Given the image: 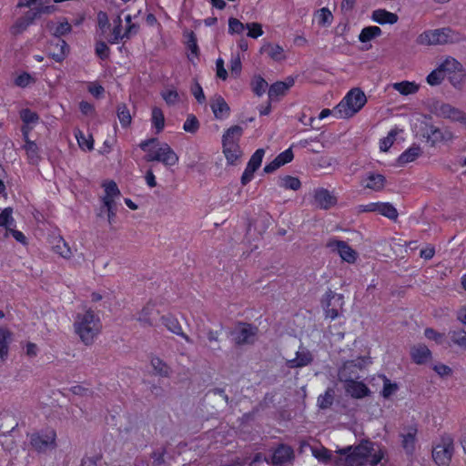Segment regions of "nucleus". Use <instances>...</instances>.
<instances>
[{"mask_svg":"<svg viewBox=\"0 0 466 466\" xmlns=\"http://www.w3.org/2000/svg\"><path fill=\"white\" fill-rule=\"evenodd\" d=\"M311 452L319 462L330 466H363L366 463L377 466L385 456L384 451H376L375 444L369 441L346 446L336 451L335 454L325 447H313Z\"/></svg>","mask_w":466,"mask_h":466,"instance_id":"nucleus-1","label":"nucleus"},{"mask_svg":"<svg viewBox=\"0 0 466 466\" xmlns=\"http://www.w3.org/2000/svg\"><path fill=\"white\" fill-rule=\"evenodd\" d=\"M368 363L365 358L346 361L339 370V379L344 383V390L348 395L354 399H362L370 396L371 391L362 381L356 380L351 376L353 370L362 369Z\"/></svg>","mask_w":466,"mask_h":466,"instance_id":"nucleus-2","label":"nucleus"},{"mask_svg":"<svg viewBox=\"0 0 466 466\" xmlns=\"http://www.w3.org/2000/svg\"><path fill=\"white\" fill-rule=\"evenodd\" d=\"M74 329L80 340L86 346L94 343L102 331V322L97 314L91 309H84L76 313L74 320Z\"/></svg>","mask_w":466,"mask_h":466,"instance_id":"nucleus-3","label":"nucleus"},{"mask_svg":"<svg viewBox=\"0 0 466 466\" xmlns=\"http://www.w3.org/2000/svg\"><path fill=\"white\" fill-rule=\"evenodd\" d=\"M139 147L147 153V162L157 161L165 166H175L178 163L177 154L166 142H159L157 138H148L139 143Z\"/></svg>","mask_w":466,"mask_h":466,"instance_id":"nucleus-4","label":"nucleus"},{"mask_svg":"<svg viewBox=\"0 0 466 466\" xmlns=\"http://www.w3.org/2000/svg\"><path fill=\"white\" fill-rule=\"evenodd\" d=\"M366 103L364 92L360 88H352L334 107V116L339 119L350 118L360 112Z\"/></svg>","mask_w":466,"mask_h":466,"instance_id":"nucleus-5","label":"nucleus"},{"mask_svg":"<svg viewBox=\"0 0 466 466\" xmlns=\"http://www.w3.org/2000/svg\"><path fill=\"white\" fill-rule=\"evenodd\" d=\"M29 444L38 453H46L57 447L56 432L54 429L46 428L28 435Z\"/></svg>","mask_w":466,"mask_h":466,"instance_id":"nucleus-6","label":"nucleus"},{"mask_svg":"<svg viewBox=\"0 0 466 466\" xmlns=\"http://www.w3.org/2000/svg\"><path fill=\"white\" fill-rule=\"evenodd\" d=\"M454 453V439L450 433H443L433 447L432 458L439 466H449Z\"/></svg>","mask_w":466,"mask_h":466,"instance_id":"nucleus-7","label":"nucleus"},{"mask_svg":"<svg viewBox=\"0 0 466 466\" xmlns=\"http://www.w3.org/2000/svg\"><path fill=\"white\" fill-rule=\"evenodd\" d=\"M459 34L451 28H441L425 31L419 36L421 45H443L460 40Z\"/></svg>","mask_w":466,"mask_h":466,"instance_id":"nucleus-8","label":"nucleus"},{"mask_svg":"<svg viewBox=\"0 0 466 466\" xmlns=\"http://www.w3.org/2000/svg\"><path fill=\"white\" fill-rule=\"evenodd\" d=\"M125 22L126 28L125 30H123L121 16L117 15L114 19V28L112 31L111 38L109 39V42L111 44L118 43L119 41L124 39H129L138 33L139 25L132 22L131 15H127L125 16Z\"/></svg>","mask_w":466,"mask_h":466,"instance_id":"nucleus-9","label":"nucleus"},{"mask_svg":"<svg viewBox=\"0 0 466 466\" xmlns=\"http://www.w3.org/2000/svg\"><path fill=\"white\" fill-rule=\"evenodd\" d=\"M443 66H446V78L454 87L460 88L465 76L461 63L455 58L448 57L443 61Z\"/></svg>","mask_w":466,"mask_h":466,"instance_id":"nucleus-10","label":"nucleus"},{"mask_svg":"<svg viewBox=\"0 0 466 466\" xmlns=\"http://www.w3.org/2000/svg\"><path fill=\"white\" fill-rule=\"evenodd\" d=\"M434 114L454 122L466 124V114L458 107L446 103H437L434 106Z\"/></svg>","mask_w":466,"mask_h":466,"instance_id":"nucleus-11","label":"nucleus"},{"mask_svg":"<svg viewBox=\"0 0 466 466\" xmlns=\"http://www.w3.org/2000/svg\"><path fill=\"white\" fill-rule=\"evenodd\" d=\"M294 460V450L289 445L279 444L273 451L270 463L272 466H292Z\"/></svg>","mask_w":466,"mask_h":466,"instance_id":"nucleus-12","label":"nucleus"},{"mask_svg":"<svg viewBox=\"0 0 466 466\" xmlns=\"http://www.w3.org/2000/svg\"><path fill=\"white\" fill-rule=\"evenodd\" d=\"M331 251L337 252L342 260L348 263H354L357 260L358 254L345 241L336 238H330L326 244Z\"/></svg>","mask_w":466,"mask_h":466,"instance_id":"nucleus-13","label":"nucleus"},{"mask_svg":"<svg viewBox=\"0 0 466 466\" xmlns=\"http://www.w3.org/2000/svg\"><path fill=\"white\" fill-rule=\"evenodd\" d=\"M52 0H25V2L20 1L18 6L28 7L30 11L28 15H31V19H35L43 14H51L55 7L51 5Z\"/></svg>","mask_w":466,"mask_h":466,"instance_id":"nucleus-14","label":"nucleus"},{"mask_svg":"<svg viewBox=\"0 0 466 466\" xmlns=\"http://www.w3.org/2000/svg\"><path fill=\"white\" fill-rule=\"evenodd\" d=\"M210 108L214 114L215 118L218 120L226 119L230 113V107L222 97V96L216 94L210 99Z\"/></svg>","mask_w":466,"mask_h":466,"instance_id":"nucleus-15","label":"nucleus"},{"mask_svg":"<svg viewBox=\"0 0 466 466\" xmlns=\"http://www.w3.org/2000/svg\"><path fill=\"white\" fill-rule=\"evenodd\" d=\"M427 141L432 146H436L439 143H446L452 141L454 135L448 129H440L431 127L426 135Z\"/></svg>","mask_w":466,"mask_h":466,"instance_id":"nucleus-16","label":"nucleus"},{"mask_svg":"<svg viewBox=\"0 0 466 466\" xmlns=\"http://www.w3.org/2000/svg\"><path fill=\"white\" fill-rule=\"evenodd\" d=\"M314 200L322 209H329L337 204V198L328 189L319 187L314 190Z\"/></svg>","mask_w":466,"mask_h":466,"instance_id":"nucleus-17","label":"nucleus"},{"mask_svg":"<svg viewBox=\"0 0 466 466\" xmlns=\"http://www.w3.org/2000/svg\"><path fill=\"white\" fill-rule=\"evenodd\" d=\"M386 184V177L379 173L370 172L361 179V186L372 191H381Z\"/></svg>","mask_w":466,"mask_h":466,"instance_id":"nucleus-18","label":"nucleus"},{"mask_svg":"<svg viewBox=\"0 0 466 466\" xmlns=\"http://www.w3.org/2000/svg\"><path fill=\"white\" fill-rule=\"evenodd\" d=\"M293 77H288L285 81H278L272 84L268 88V98L273 101L279 96H284L286 92L294 85Z\"/></svg>","mask_w":466,"mask_h":466,"instance_id":"nucleus-19","label":"nucleus"},{"mask_svg":"<svg viewBox=\"0 0 466 466\" xmlns=\"http://www.w3.org/2000/svg\"><path fill=\"white\" fill-rule=\"evenodd\" d=\"M371 19L380 25H393L398 22L399 17L386 9H376L371 14Z\"/></svg>","mask_w":466,"mask_h":466,"instance_id":"nucleus-20","label":"nucleus"},{"mask_svg":"<svg viewBox=\"0 0 466 466\" xmlns=\"http://www.w3.org/2000/svg\"><path fill=\"white\" fill-rule=\"evenodd\" d=\"M151 127L155 134H160L166 126V118L163 110L158 106H153L150 116Z\"/></svg>","mask_w":466,"mask_h":466,"instance_id":"nucleus-21","label":"nucleus"},{"mask_svg":"<svg viewBox=\"0 0 466 466\" xmlns=\"http://www.w3.org/2000/svg\"><path fill=\"white\" fill-rule=\"evenodd\" d=\"M223 153L229 165H235L242 155L239 144L237 143H222Z\"/></svg>","mask_w":466,"mask_h":466,"instance_id":"nucleus-22","label":"nucleus"},{"mask_svg":"<svg viewBox=\"0 0 466 466\" xmlns=\"http://www.w3.org/2000/svg\"><path fill=\"white\" fill-rule=\"evenodd\" d=\"M260 53H267L274 61H282L286 59L283 47L277 44L265 43L260 47Z\"/></svg>","mask_w":466,"mask_h":466,"instance_id":"nucleus-23","label":"nucleus"},{"mask_svg":"<svg viewBox=\"0 0 466 466\" xmlns=\"http://www.w3.org/2000/svg\"><path fill=\"white\" fill-rule=\"evenodd\" d=\"M105 196L103 198L104 206L111 211V204L115 203V198L120 194L116 184L114 181H109L104 185Z\"/></svg>","mask_w":466,"mask_h":466,"instance_id":"nucleus-24","label":"nucleus"},{"mask_svg":"<svg viewBox=\"0 0 466 466\" xmlns=\"http://www.w3.org/2000/svg\"><path fill=\"white\" fill-rule=\"evenodd\" d=\"M412 360L417 364H424L431 358V350L425 345L414 346L410 350Z\"/></svg>","mask_w":466,"mask_h":466,"instance_id":"nucleus-25","label":"nucleus"},{"mask_svg":"<svg viewBox=\"0 0 466 466\" xmlns=\"http://www.w3.org/2000/svg\"><path fill=\"white\" fill-rule=\"evenodd\" d=\"M157 317L158 311L156 309L155 305L148 303L142 309L137 319L145 325H153Z\"/></svg>","mask_w":466,"mask_h":466,"instance_id":"nucleus-26","label":"nucleus"},{"mask_svg":"<svg viewBox=\"0 0 466 466\" xmlns=\"http://www.w3.org/2000/svg\"><path fill=\"white\" fill-rule=\"evenodd\" d=\"M162 321L169 331L181 336L187 343H192L190 338L183 332L182 327L176 318L171 316L162 317Z\"/></svg>","mask_w":466,"mask_h":466,"instance_id":"nucleus-27","label":"nucleus"},{"mask_svg":"<svg viewBox=\"0 0 466 466\" xmlns=\"http://www.w3.org/2000/svg\"><path fill=\"white\" fill-rule=\"evenodd\" d=\"M417 431V428L411 426L401 434L402 447L408 453H412L415 450Z\"/></svg>","mask_w":466,"mask_h":466,"instance_id":"nucleus-28","label":"nucleus"},{"mask_svg":"<svg viewBox=\"0 0 466 466\" xmlns=\"http://www.w3.org/2000/svg\"><path fill=\"white\" fill-rule=\"evenodd\" d=\"M254 335V328L250 325H244L234 333V340L237 344L249 343Z\"/></svg>","mask_w":466,"mask_h":466,"instance_id":"nucleus-29","label":"nucleus"},{"mask_svg":"<svg viewBox=\"0 0 466 466\" xmlns=\"http://www.w3.org/2000/svg\"><path fill=\"white\" fill-rule=\"evenodd\" d=\"M11 339L12 332L5 328H0V359L3 361L5 360L8 356Z\"/></svg>","mask_w":466,"mask_h":466,"instance_id":"nucleus-30","label":"nucleus"},{"mask_svg":"<svg viewBox=\"0 0 466 466\" xmlns=\"http://www.w3.org/2000/svg\"><path fill=\"white\" fill-rule=\"evenodd\" d=\"M53 250L64 258H70L72 257V250L65 239L58 236L53 239Z\"/></svg>","mask_w":466,"mask_h":466,"instance_id":"nucleus-31","label":"nucleus"},{"mask_svg":"<svg viewBox=\"0 0 466 466\" xmlns=\"http://www.w3.org/2000/svg\"><path fill=\"white\" fill-rule=\"evenodd\" d=\"M314 20L321 27H328L333 22V15L328 7H322L314 13Z\"/></svg>","mask_w":466,"mask_h":466,"instance_id":"nucleus-32","label":"nucleus"},{"mask_svg":"<svg viewBox=\"0 0 466 466\" xmlns=\"http://www.w3.org/2000/svg\"><path fill=\"white\" fill-rule=\"evenodd\" d=\"M312 361L311 354L309 350L298 351L296 358L288 360V366L289 368H300L307 366Z\"/></svg>","mask_w":466,"mask_h":466,"instance_id":"nucleus-33","label":"nucleus"},{"mask_svg":"<svg viewBox=\"0 0 466 466\" xmlns=\"http://www.w3.org/2000/svg\"><path fill=\"white\" fill-rule=\"evenodd\" d=\"M421 154V149L419 146H413L406 149L398 157V164L404 166L408 163L413 162Z\"/></svg>","mask_w":466,"mask_h":466,"instance_id":"nucleus-34","label":"nucleus"},{"mask_svg":"<svg viewBox=\"0 0 466 466\" xmlns=\"http://www.w3.org/2000/svg\"><path fill=\"white\" fill-rule=\"evenodd\" d=\"M51 46L57 48L56 51L50 53L51 57L58 63L64 61L69 51L66 42L59 38L55 44H51Z\"/></svg>","mask_w":466,"mask_h":466,"instance_id":"nucleus-35","label":"nucleus"},{"mask_svg":"<svg viewBox=\"0 0 466 466\" xmlns=\"http://www.w3.org/2000/svg\"><path fill=\"white\" fill-rule=\"evenodd\" d=\"M394 90L398 91L400 95L409 96L418 92L419 85L415 82L401 81L392 84Z\"/></svg>","mask_w":466,"mask_h":466,"instance_id":"nucleus-36","label":"nucleus"},{"mask_svg":"<svg viewBox=\"0 0 466 466\" xmlns=\"http://www.w3.org/2000/svg\"><path fill=\"white\" fill-rule=\"evenodd\" d=\"M75 137L79 147L85 151H91L94 148V139L92 135H86L80 129L75 130Z\"/></svg>","mask_w":466,"mask_h":466,"instance_id":"nucleus-37","label":"nucleus"},{"mask_svg":"<svg viewBox=\"0 0 466 466\" xmlns=\"http://www.w3.org/2000/svg\"><path fill=\"white\" fill-rule=\"evenodd\" d=\"M327 299L329 300L327 304L325 305V316L326 318H329L330 319H335L339 316V311L337 309L330 308V300L336 299L338 302H339L340 305L343 303V297L341 295H338L333 293L332 291H329L327 294Z\"/></svg>","mask_w":466,"mask_h":466,"instance_id":"nucleus-38","label":"nucleus"},{"mask_svg":"<svg viewBox=\"0 0 466 466\" xmlns=\"http://www.w3.org/2000/svg\"><path fill=\"white\" fill-rule=\"evenodd\" d=\"M377 213L390 220H396L399 217L396 208L389 202H378Z\"/></svg>","mask_w":466,"mask_h":466,"instance_id":"nucleus-39","label":"nucleus"},{"mask_svg":"<svg viewBox=\"0 0 466 466\" xmlns=\"http://www.w3.org/2000/svg\"><path fill=\"white\" fill-rule=\"evenodd\" d=\"M446 78V66H443V62L433 71H431L426 80L430 86H438L442 80Z\"/></svg>","mask_w":466,"mask_h":466,"instance_id":"nucleus-40","label":"nucleus"},{"mask_svg":"<svg viewBox=\"0 0 466 466\" xmlns=\"http://www.w3.org/2000/svg\"><path fill=\"white\" fill-rule=\"evenodd\" d=\"M243 128L240 126H232L228 128L222 137V143H237L242 136Z\"/></svg>","mask_w":466,"mask_h":466,"instance_id":"nucleus-41","label":"nucleus"},{"mask_svg":"<svg viewBox=\"0 0 466 466\" xmlns=\"http://www.w3.org/2000/svg\"><path fill=\"white\" fill-rule=\"evenodd\" d=\"M23 149L25 151L28 162L35 165L40 160L39 147L35 142H28L27 145L23 146Z\"/></svg>","mask_w":466,"mask_h":466,"instance_id":"nucleus-42","label":"nucleus"},{"mask_svg":"<svg viewBox=\"0 0 466 466\" xmlns=\"http://www.w3.org/2000/svg\"><path fill=\"white\" fill-rule=\"evenodd\" d=\"M402 130L395 127L391 128L388 135L380 140V149L383 152L388 151L396 140V137Z\"/></svg>","mask_w":466,"mask_h":466,"instance_id":"nucleus-43","label":"nucleus"},{"mask_svg":"<svg viewBox=\"0 0 466 466\" xmlns=\"http://www.w3.org/2000/svg\"><path fill=\"white\" fill-rule=\"evenodd\" d=\"M279 186L285 189L299 190L301 187L300 180L292 176H284L279 178Z\"/></svg>","mask_w":466,"mask_h":466,"instance_id":"nucleus-44","label":"nucleus"},{"mask_svg":"<svg viewBox=\"0 0 466 466\" xmlns=\"http://www.w3.org/2000/svg\"><path fill=\"white\" fill-rule=\"evenodd\" d=\"M380 35H381V29L379 26H376V25L366 26L361 30V32L359 35V40L361 43H366V42L372 40L373 38H375L377 36H380Z\"/></svg>","mask_w":466,"mask_h":466,"instance_id":"nucleus-45","label":"nucleus"},{"mask_svg":"<svg viewBox=\"0 0 466 466\" xmlns=\"http://www.w3.org/2000/svg\"><path fill=\"white\" fill-rule=\"evenodd\" d=\"M151 366L155 372L162 377H168L170 374V368L160 358L153 357L151 359Z\"/></svg>","mask_w":466,"mask_h":466,"instance_id":"nucleus-46","label":"nucleus"},{"mask_svg":"<svg viewBox=\"0 0 466 466\" xmlns=\"http://www.w3.org/2000/svg\"><path fill=\"white\" fill-rule=\"evenodd\" d=\"M116 115L122 127L126 128L131 125L132 116L129 109L125 104H121L117 106Z\"/></svg>","mask_w":466,"mask_h":466,"instance_id":"nucleus-47","label":"nucleus"},{"mask_svg":"<svg viewBox=\"0 0 466 466\" xmlns=\"http://www.w3.org/2000/svg\"><path fill=\"white\" fill-rule=\"evenodd\" d=\"M15 225V219L13 218V208H5L0 213V227L6 228L8 231L11 228H14Z\"/></svg>","mask_w":466,"mask_h":466,"instance_id":"nucleus-48","label":"nucleus"},{"mask_svg":"<svg viewBox=\"0 0 466 466\" xmlns=\"http://www.w3.org/2000/svg\"><path fill=\"white\" fill-rule=\"evenodd\" d=\"M49 29L55 36L60 37L70 33L72 26L67 21H62L57 24H51Z\"/></svg>","mask_w":466,"mask_h":466,"instance_id":"nucleus-49","label":"nucleus"},{"mask_svg":"<svg viewBox=\"0 0 466 466\" xmlns=\"http://www.w3.org/2000/svg\"><path fill=\"white\" fill-rule=\"evenodd\" d=\"M383 380V388L381 390V396L384 399H389L390 396L395 394L399 390V385L395 382H391L385 375L380 376Z\"/></svg>","mask_w":466,"mask_h":466,"instance_id":"nucleus-50","label":"nucleus"},{"mask_svg":"<svg viewBox=\"0 0 466 466\" xmlns=\"http://www.w3.org/2000/svg\"><path fill=\"white\" fill-rule=\"evenodd\" d=\"M34 19H31V15L27 14L25 18L18 19L10 28V32L12 35H16L23 33L28 25L33 22Z\"/></svg>","mask_w":466,"mask_h":466,"instance_id":"nucleus-51","label":"nucleus"},{"mask_svg":"<svg viewBox=\"0 0 466 466\" xmlns=\"http://www.w3.org/2000/svg\"><path fill=\"white\" fill-rule=\"evenodd\" d=\"M160 95L167 106H175L180 100L179 94L175 88H167Z\"/></svg>","mask_w":466,"mask_h":466,"instance_id":"nucleus-52","label":"nucleus"},{"mask_svg":"<svg viewBox=\"0 0 466 466\" xmlns=\"http://www.w3.org/2000/svg\"><path fill=\"white\" fill-rule=\"evenodd\" d=\"M251 86L253 92L257 96H261L263 94H265L268 88V82L262 76H256L251 81Z\"/></svg>","mask_w":466,"mask_h":466,"instance_id":"nucleus-53","label":"nucleus"},{"mask_svg":"<svg viewBox=\"0 0 466 466\" xmlns=\"http://www.w3.org/2000/svg\"><path fill=\"white\" fill-rule=\"evenodd\" d=\"M187 46L188 50L190 51V54L188 55V58L190 60H193L194 58H197L198 56V46L197 43V37L194 32H190L187 35Z\"/></svg>","mask_w":466,"mask_h":466,"instance_id":"nucleus-54","label":"nucleus"},{"mask_svg":"<svg viewBox=\"0 0 466 466\" xmlns=\"http://www.w3.org/2000/svg\"><path fill=\"white\" fill-rule=\"evenodd\" d=\"M23 124L35 126L39 121L38 115L29 108H24L19 113Z\"/></svg>","mask_w":466,"mask_h":466,"instance_id":"nucleus-55","label":"nucleus"},{"mask_svg":"<svg viewBox=\"0 0 466 466\" xmlns=\"http://www.w3.org/2000/svg\"><path fill=\"white\" fill-rule=\"evenodd\" d=\"M264 155L265 150L263 148L257 149L251 156L247 167L256 171L261 166Z\"/></svg>","mask_w":466,"mask_h":466,"instance_id":"nucleus-56","label":"nucleus"},{"mask_svg":"<svg viewBox=\"0 0 466 466\" xmlns=\"http://www.w3.org/2000/svg\"><path fill=\"white\" fill-rule=\"evenodd\" d=\"M451 339L460 348L466 350V331L464 329H456L451 331Z\"/></svg>","mask_w":466,"mask_h":466,"instance_id":"nucleus-57","label":"nucleus"},{"mask_svg":"<svg viewBox=\"0 0 466 466\" xmlns=\"http://www.w3.org/2000/svg\"><path fill=\"white\" fill-rule=\"evenodd\" d=\"M199 127L198 118L194 115H188L183 124V129L188 133H196Z\"/></svg>","mask_w":466,"mask_h":466,"instance_id":"nucleus-58","label":"nucleus"},{"mask_svg":"<svg viewBox=\"0 0 466 466\" xmlns=\"http://www.w3.org/2000/svg\"><path fill=\"white\" fill-rule=\"evenodd\" d=\"M246 29V25L237 18L228 19V33L231 35H240Z\"/></svg>","mask_w":466,"mask_h":466,"instance_id":"nucleus-59","label":"nucleus"},{"mask_svg":"<svg viewBox=\"0 0 466 466\" xmlns=\"http://www.w3.org/2000/svg\"><path fill=\"white\" fill-rule=\"evenodd\" d=\"M246 28L248 30V36L251 38L256 39L264 34L262 25L259 23H248L246 24Z\"/></svg>","mask_w":466,"mask_h":466,"instance_id":"nucleus-60","label":"nucleus"},{"mask_svg":"<svg viewBox=\"0 0 466 466\" xmlns=\"http://www.w3.org/2000/svg\"><path fill=\"white\" fill-rule=\"evenodd\" d=\"M242 64L239 55L232 56L230 59V73L235 77H238L241 74Z\"/></svg>","mask_w":466,"mask_h":466,"instance_id":"nucleus-61","label":"nucleus"},{"mask_svg":"<svg viewBox=\"0 0 466 466\" xmlns=\"http://www.w3.org/2000/svg\"><path fill=\"white\" fill-rule=\"evenodd\" d=\"M294 155L291 147L284 150L280 154H279L275 158L279 163V165L282 167L293 160Z\"/></svg>","mask_w":466,"mask_h":466,"instance_id":"nucleus-62","label":"nucleus"},{"mask_svg":"<svg viewBox=\"0 0 466 466\" xmlns=\"http://www.w3.org/2000/svg\"><path fill=\"white\" fill-rule=\"evenodd\" d=\"M34 82V78L28 73H23L15 77V84L19 87H26Z\"/></svg>","mask_w":466,"mask_h":466,"instance_id":"nucleus-63","label":"nucleus"},{"mask_svg":"<svg viewBox=\"0 0 466 466\" xmlns=\"http://www.w3.org/2000/svg\"><path fill=\"white\" fill-rule=\"evenodd\" d=\"M191 93H192V95L194 96V97L196 98V100H197L199 104H203V103H205V101H206V96H205V94H204L203 88H202V86H201L198 82H196V83L191 86Z\"/></svg>","mask_w":466,"mask_h":466,"instance_id":"nucleus-64","label":"nucleus"}]
</instances>
